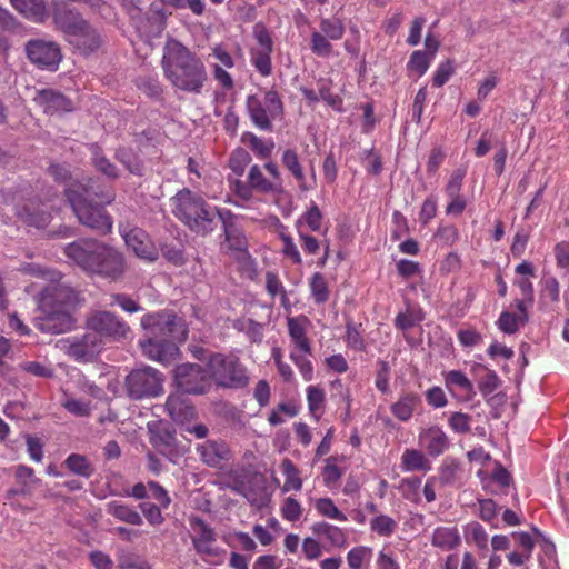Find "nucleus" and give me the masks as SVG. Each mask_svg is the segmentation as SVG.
<instances>
[{
	"instance_id": "1",
	"label": "nucleus",
	"mask_w": 569,
	"mask_h": 569,
	"mask_svg": "<svg viewBox=\"0 0 569 569\" xmlns=\"http://www.w3.org/2000/svg\"><path fill=\"white\" fill-rule=\"evenodd\" d=\"M161 64L164 77L177 90L199 94L208 81L202 60L174 39L167 41Z\"/></svg>"
},
{
	"instance_id": "2",
	"label": "nucleus",
	"mask_w": 569,
	"mask_h": 569,
	"mask_svg": "<svg viewBox=\"0 0 569 569\" xmlns=\"http://www.w3.org/2000/svg\"><path fill=\"white\" fill-rule=\"evenodd\" d=\"M80 303L79 295L64 283H53L43 289L40 298L42 315L34 326L44 333L59 335L76 327L73 312Z\"/></svg>"
},
{
	"instance_id": "3",
	"label": "nucleus",
	"mask_w": 569,
	"mask_h": 569,
	"mask_svg": "<svg viewBox=\"0 0 569 569\" xmlns=\"http://www.w3.org/2000/svg\"><path fill=\"white\" fill-rule=\"evenodd\" d=\"M64 253L83 271L111 281L120 279L127 268L121 252L94 239L69 243Z\"/></svg>"
},
{
	"instance_id": "4",
	"label": "nucleus",
	"mask_w": 569,
	"mask_h": 569,
	"mask_svg": "<svg viewBox=\"0 0 569 569\" xmlns=\"http://www.w3.org/2000/svg\"><path fill=\"white\" fill-rule=\"evenodd\" d=\"M172 213L191 231L206 236L217 226L222 210L210 206L201 196L184 188L171 198Z\"/></svg>"
},
{
	"instance_id": "5",
	"label": "nucleus",
	"mask_w": 569,
	"mask_h": 569,
	"mask_svg": "<svg viewBox=\"0 0 569 569\" xmlns=\"http://www.w3.org/2000/svg\"><path fill=\"white\" fill-rule=\"evenodd\" d=\"M92 194L91 187L83 183H72L66 189L67 199L79 222L100 233H108L112 228V221L102 204L110 203L113 196L111 193L102 194L100 203L93 204L90 201Z\"/></svg>"
},
{
	"instance_id": "6",
	"label": "nucleus",
	"mask_w": 569,
	"mask_h": 569,
	"mask_svg": "<svg viewBox=\"0 0 569 569\" xmlns=\"http://www.w3.org/2000/svg\"><path fill=\"white\" fill-rule=\"evenodd\" d=\"M92 194L91 187L83 183H72L66 189L67 199L79 222L100 233H108L112 228V221L102 204L110 203L113 196L111 193L102 194L100 203L93 204L90 201Z\"/></svg>"
},
{
	"instance_id": "7",
	"label": "nucleus",
	"mask_w": 569,
	"mask_h": 569,
	"mask_svg": "<svg viewBox=\"0 0 569 569\" xmlns=\"http://www.w3.org/2000/svg\"><path fill=\"white\" fill-rule=\"evenodd\" d=\"M208 369L219 387L240 389L249 383L246 367L234 356L214 353L209 358Z\"/></svg>"
},
{
	"instance_id": "8",
	"label": "nucleus",
	"mask_w": 569,
	"mask_h": 569,
	"mask_svg": "<svg viewBox=\"0 0 569 569\" xmlns=\"http://www.w3.org/2000/svg\"><path fill=\"white\" fill-rule=\"evenodd\" d=\"M86 330L94 332L103 346L123 340L131 332L129 325L122 318L107 310L90 312L86 319Z\"/></svg>"
},
{
	"instance_id": "9",
	"label": "nucleus",
	"mask_w": 569,
	"mask_h": 569,
	"mask_svg": "<svg viewBox=\"0 0 569 569\" xmlns=\"http://www.w3.org/2000/svg\"><path fill=\"white\" fill-rule=\"evenodd\" d=\"M141 326L150 330L157 339L170 342H183L188 336L184 320L169 311L149 313L141 318Z\"/></svg>"
},
{
	"instance_id": "10",
	"label": "nucleus",
	"mask_w": 569,
	"mask_h": 569,
	"mask_svg": "<svg viewBox=\"0 0 569 569\" xmlns=\"http://www.w3.org/2000/svg\"><path fill=\"white\" fill-rule=\"evenodd\" d=\"M246 107L252 123L262 131H271L272 121L283 114V104L276 90L266 91L262 99L248 96Z\"/></svg>"
},
{
	"instance_id": "11",
	"label": "nucleus",
	"mask_w": 569,
	"mask_h": 569,
	"mask_svg": "<svg viewBox=\"0 0 569 569\" xmlns=\"http://www.w3.org/2000/svg\"><path fill=\"white\" fill-rule=\"evenodd\" d=\"M163 377L151 367L132 370L126 378V390L131 399L158 397L163 392Z\"/></svg>"
},
{
	"instance_id": "12",
	"label": "nucleus",
	"mask_w": 569,
	"mask_h": 569,
	"mask_svg": "<svg viewBox=\"0 0 569 569\" xmlns=\"http://www.w3.org/2000/svg\"><path fill=\"white\" fill-rule=\"evenodd\" d=\"M346 27L338 17L321 18L319 29L310 34V50L320 58H329L333 52L332 41L341 40L345 36Z\"/></svg>"
},
{
	"instance_id": "13",
	"label": "nucleus",
	"mask_w": 569,
	"mask_h": 569,
	"mask_svg": "<svg viewBox=\"0 0 569 569\" xmlns=\"http://www.w3.org/2000/svg\"><path fill=\"white\" fill-rule=\"evenodd\" d=\"M57 347L77 362H91L104 349L101 340L91 330L81 336L60 339Z\"/></svg>"
},
{
	"instance_id": "14",
	"label": "nucleus",
	"mask_w": 569,
	"mask_h": 569,
	"mask_svg": "<svg viewBox=\"0 0 569 569\" xmlns=\"http://www.w3.org/2000/svg\"><path fill=\"white\" fill-rule=\"evenodd\" d=\"M174 379L178 388L186 393L201 395L211 386V373L194 363H183L177 367Z\"/></svg>"
},
{
	"instance_id": "15",
	"label": "nucleus",
	"mask_w": 569,
	"mask_h": 569,
	"mask_svg": "<svg viewBox=\"0 0 569 569\" xmlns=\"http://www.w3.org/2000/svg\"><path fill=\"white\" fill-rule=\"evenodd\" d=\"M257 46L250 49V62L256 70L262 76L268 77L272 72L271 53L273 42L267 28L257 24L253 30Z\"/></svg>"
},
{
	"instance_id": "16",
	"label": "nucleus",
	"mask_w": 569,
	"mask_h": 569,
	"mask_svg": "<svg viewBox=\"0 0 569 569\" xmlns=\"http://www.w3.org/2000/svg\"><path fill=\"white\" fill-rule=\"evenodd\" d=\"M26 52L29 60L41 69L57 70L61 61V51L53 41L30 40L26 44Z\"/></svg>"
},
{
	"instance_id": "17",
	"label": "nucleus",
	"mask_w": 569,
	"mask_h": 569,
	"mask_svg": "<svg viewBox=\"0 0 569 569\" xmlns=\"http://www.w3.org/2000/svg\"><path fill=\"white\" fill-rule=\"evenodd\" d=\"M209 57L214 60L210 63L213 79L223 90L233 89L234 81L227 70L232 69L236 64L231 53L222 44H216L211 48Z\"/></svg>"
},
{
	"instance_id": "18",
	"label": "nucleus",
	"mask_w": 569,
	"mask_h": 569,
	"mask_svg": "<svg viewBox=\"0 0 569 569\" xmlns=\"http://www.w3.org/2000/svg\"><path fill=\"white\" fill-rule=\"evenodd\" d=\"M200 460L208 467L222 469L232 458V452L223 440H206L197 445Z\"/></svg>"
},
{
	"instance_id": "19",
	"label": "nucleus",
	"mask_w": 569,
	"mask_h": 569,
	"mask_svg": "<svg viewBox=\"0 0 569 569\" xmlns=\"http://www.w3.org/2000/svg\"><path fill=\"white\" fill-rule=\"evenodd\" d=\"M52 19L57 29L63 32L67 39L77 36L87 22L79 12L59 2L53 3Z\"/></svg>"
},
{
	"instance_id": "20",
	"label": "nucleus",
	"mask_w": 569,
	"mask_h": 569,
	"mask_svg": "<svg viewBox=\"0 0 569 569\" xmlns=\"http://www.w3.org/2000/svg\"><path fill=\"white\" fill-rule=\"evenodd\" d=\"M123 239L128 248H130L138 258L148 262H153L159 258L158 249L142 229H131L123 234Z\"/></svg>"
},
{
	"instance_id": "21",
	"label": "nucleus",
	"mask_w": 569,
	"mask_h": 569,
	"mask_svg": "<svg viewBox=\"0 0 569 569\" xmlns=\"http://www.w3.org/2000/svg\"><path fill=\"white\" fill-rule=\"evenodd\" d=\"M418 445L429 456L438 457L449 448V439L442 428L430 426L420 429Z\"/></svg>"
},
{
	"instance_id": "22",
	"label": "nucleus",
	"mask_w": 569,
	"mask_h": 569,
	"mask_svg": "<svg viewBox=\"0 0 569 569\" xmlns=\"http://www.w3.org/2000/svg\"><path fill=\"white\" fill-rule=\"evenodd\" d=\"M140 346L147 358L161 363H169L178 353L176 343L160 340L152 336L148 340L140 342Z\"/></svg>"
},
{
	"instance_id": "23",
	"label": "nucleus",
	"mask_w": 569,
	"mask_h": 569,
	"mask_svg": "<svg viewBox=\"0 0 569 569\" xmlns=\"http://www.w3.org/2000/svg\"><path fill=\"white\" fill-rule=\"evenodd\" d=\"M310 320L306 316H297L287 318L288 335L293 345V349L311 355V343L307 337V329Z\"/></svg>"
},
{
	"instance_id": "24",
	"label": "nucleus",
	"mask_w": 569,
	"mask_h": 569,
	"mask_svg": "<svg viewBox=\"0 0 569 569\" xmlns=\"http://www.w3.org/2000/svg\"><path fill=\"white\" fill-rule=\"evenodd\" d=\"M190 527L193 532L192 543L198 553L203 556L214 555L211 543L216 541L213 529L200 518H191Z\"/></svg>"
},
{
	"instance_id": "25",
	"label": "nucleus",
	"mask_w": 569,
	"mask_h": 569,
	"mask_svg": "<svg viewBox=\"0 0 569 569\" xmlns=\"http://www.w3.org/2000/svg\"><path fill=\"white\" fill-rule=\"evenodd\" d=\"M33 100L46 113L50 114L68 112L73 109L72 102L68 98L51 89L37 91Z\"/></svg>"
},
{
	"instance_id": "26",
	"label": "nucleus",
	"mask_w": 569,
	"mask_h": 569,
	"mask_svg": "<svg viewBox=\"0 0 569 569\" xmlns=\"http://www.w3.org/2000/svg\"><path fill=\"white\" fill-rule=\"evenodd\" d=\"M10 3L20 14L34 23H43L49 16L46 0H10Z\"/></svg>"
},
{
	"instance_id": "27",
	"label": "nucleus",
	"mask_w": 569,
	"mask_h": 569,
	"mask_svg": "<svg viewBox=\"0 0 569 569\" xmlns=\"http://www.w3.org/2000/svg\"><path fill=\"white\" fill-rule=\"evenodd\" d=\"M313 535L323 537L331 548H345L348 539L343 529L326 521L315 522L310 527Z\"/></svg>"
},
{
	"instance_id": "28",
	"label": "nucleus",
	"mask_w": 569,
	"mask_h": 569,
	"mask_svg": "<svg viewBox=\"0 0 569 569\" xmlns=\"http://www.w3.org/2000/svg\"><path fill=\"white\" fill-rule=\"evenodd\" d=\"M219 220L223 224L226 240L234 250H243L246 247V238L243 233L234 226V214L230 210H222L219 213Z\"/></svg>"
},
{
	"instance_id": "29",
	"label": "nucleus",
	"mask_w": 569,
	"mask_h": 569,
	"mask_svg": "<svg viewBox=\"0 0 569 569\" xmlns=\"http://www.w3.org/2000/svg\"><path fill=\"white\" fill-rule=\"evenodd\" d=\"M461 543L457 527H438L431 536V545L445 551L452 550Z\"/></svg>"
},
{
	"instance_id": "30",
	"label": "nucleus",
	"mask_w": 569,
	"mask_h": 569,
	"mask_svg": "<svg viewBox=\"0 0 569 569\" xmlns=\"http://www.w3.org/2000/svg\"><path fill=\"white\" fill-rule=\"evenodd\" d=\"M445 383L450 392L460 391L467 400L475 397L476 391L472 382L460 370H450L445 373Z\"/></svg>"
},
{
	"instance_id": "31",
	"label": "nucleus",
	"mask_w": 569,
	"mask_h": 569,
	"mask_svg": "<svg viewBox=\"0 0 569 569\" xmlns=\"http://www.w3.org/2000/svg\"><path fill=\"white\" fill-rule=\"evenodd\" d=\"M281 162L283 167L298 181L299 188L303 191L309 190V187L306 184V176L300 163L298 151L292 148L284 149L282 151Z\"/></svg>"
},
{
	"instance_id": "32",
	"label": "nucleus",
	"mask_w": 569,
	"mask_h": 569,
	"mask_svg": "<svg viewBox=\"0 0 569 569\" xmlns=\"http://www.w3.org/2000/svg\"><path fill=\"white\" fill-rule=\"evenodd\" d=\"M81 29L80 32H77V36H72L68 41L86 53L98 49L101 43L99 33L88 22Z\"/></svg>"
},
{
	"instance_id": "33",
	"label": "nucleus",
	"mask_w": 569,
	"mask_h": 569,
	"mask_svg": "<svg viewBox=\"0 0 569 569\" xmlns=\"http://www.w3.org/2000/svg\"><path fill=\"white\" fill-rule=\"evenodd\" d=\"M419 405V396L408 392L400 396V398L390 407V410L398 420L408 421Z\"/></svg>"
},
{
	"instance_id": "34",
	"label": "nucleus",
	"mask_w": 569,
	"mask_h": 569,
	"mask_svg": "<svg viewBox=\"0 0 569 569\" xmlns=\"http://www.w3.org/2000/svg\"><path fill=\"white\" fill-rule=\"evenodd\" d=\"M107 512L118 520L132 526H140L143 522L142 517L134 508L118 500L110 501L107 505Z\"/></svg>"
},
{
	"instance_id": "35",
	"label": "nucleus",
	"mask_w": 569,
	"mask_h": 569,
	"mask_svg": "<svg viewBox=\"0 0 569 569\" xmlns=\"http://www.w3.org/2000/svg\"><path fill=\"white\" fill-rule=\"evenodd\" d=\"M400 467L405 472L428 471L431 468L428 458L418 449H406L401 456Z\"/></svg>"
},
{
	"instance_id": "36",
	"label": "nucleus",
	"mask_w": 569,
	"mask_h": 569,
	"mask_svg": "<svg viewBox=\"0 0 569 569\" xmlns=\"http://www.w3.org/2000/svg\"><path fill=\"white\" fill-rule=\"evenodd\" d=\"M248 183L251 189L261 193H273L279 191V183L266 179L261 168L253 164L248 173Z\"/></svg>"
},
{
	"instance_id": "37",
	"label": "nucleus",
	"mask_w": 569,
	"mask_h": 569,
	"mask_svg": "<svg viewBox=\"0 0 569 569\" xmlns=\"http://www.w3.org/2000/svg\"><path fill=\"white\" fill-rule=\"evenodd\" d=\"M66 468L76 476L90 478L96 469L89 459L80 453H71L64 460Z\"/></svg>"
},
{
	"instance_id": "38",
	"label": "nucleus",
	"mask_w": 569,
	"mask_h": 569,
	"mask_svg": "<svg viewBox=\"0 0 569 569\" xmlns=\"http://www.w3.org/2000/svg\"><path fill=\"white\" fill-rule=\"evenodd\" d=\"M166 409L170 417L177 421H182L193 413V408L179 395H170L167 398Z\"/></svg>"
},
{
	"instance_id": "39",
	"label": "nucleus",
	"mask_w": 569,
	"mask_h": 569,
	"mask_svg": "<svg viewBox=\"0 0 569 569\" xmlns=\"http://www.w3.org/2000/svg\"><path fill=\"white\" fill-rule=\"evenodd\" d=\"M242 142L248 144V147L260 159L269 158L274 148V142L272 139H262L251 132H246L243 134Z\"/></svg>"
},
{
	"instance_id": "40",
	"label": "nucleus",
	"mask_w": 569,
	"mask_h": 569,
	"mask_svg": "<svg viewBox=\"0 0 569 569\" xmlns=\"http://www.w3.org/2000/svg\"><path fill=\"white\" fill-rule=\"evenodd\" d=\"M281 470L286 477L282 491L288 492L290 490H301L302 479L300 478V472L290 459L286 458L282 460Z\"/></svg>"
},
{
	"instance_id": "41",
	"label": "nucleus",
	"mask_w": 569,
	"mask_h": 569,
	"mask_svg": "<svg viewBox=\"0 0 569 569\" xmlns=\"http://www.w3.org/2000/svg\"><path fill=\"white\" fill-rule=\"evenodd\" d=\"M311 296L316 303L321 305L329 299V288L327 279L320 272H316L309 280Z\"/></svg>"
},
{
	"instance_id": "42",
	"label": "nucleus",
	"mask_w": 569,
	"mask_h": 569,
	"mask_svg": "<svg viewBox=\"0 0 569 569\" xmlns=\"http://www.w3.org/2000/svg\"><path fill=\"white\" fill-rule=\"evenodd\" d=\"M317 512L328 519L337 521H347V516L338 509L331 498H319L315 501Z\"/></svg>"
},
{
	"instance_id": "43",
	"label": "nucleus",
	"mask_w": 569,
	"mask_h": 569,
	"mask_svg": "<svg viewBox=\"0 0 569 569\" xmlns=\"http://www.w3.org/2000/svg\"><path fill=\"white\" fill-rule=\"evenodd\" d=\"M308 408L316 420L320 419L325 402V391L318 386H309L307 388Z\"/></svg>"
},
{
	"instance_id": "44",
	"label": "nucleus",
	"mask_w": 569,
	"mask_h": 569,
	"mask_svg": "<svg viewBox=\"0 0 569 569\" xmlns=\"http://www.w3.org/2000/svg\"><path fill=\"white\" fill-rule=\"evenodd\" d=\"M91 152H92V161L93 166L98 171L107 176L108 178L116 179L118 178L119 173L113 163L110 162L109 159H107L100 148L97 144L91 146Z\"/></svg>"
},
{
	"instance_id": "45",
	"label": "nucleus",
	"mask_w": 569,
	"mask_h": 569,
	"mask_svg": "<svg viewBox=\"0 0 569 569\" xmlns=\"http://www.w3.org/2000/svg\"><path fill=\"white\" fill-rule=\"evenodd\" d=\"M372 558V549L366 546H358L347 553V562L350 569H361Z\"/></svg>"
},
{
	"instance_id": "46",
	"label": "nucleus",
	"mask_w": 569,
	"mask_h": 569,
	"mask_svg": "<svg viewBox=\"0 0 569 569\" xmlns=\"http://www.w3.org/2000/svg\"><path fill=\"white\" fill-rule=\"evenodd\" d=\"M465 536L467 542L475 543L479 549L483 550L488 547V535L479 522H470L466 526Z\"/></svg>"
},
{
	"instance_id": "47",
	"label": "nucleus",
	"mask_w": 569,
	"mask_h": 569,
	"mask_svg": "<svg viewBox=\"0 0 569 569\" xmlns=\"http://www.w3.org/2000/svg\"><path fill=\"white\" fill-rule=\"evenodd\" d=\"M322 213L319 207L311 202L309 209L296 221V227L299 230L302 223H306L311 231H319L321 229Z\"/></svg>"
},
{
	"instance_id": "48",
	"label": "nucleus",
	"mask_w": 569,
	"mask_h": 569,
	"mask_svg": "<svg viewBox=\"0 0 569 569\" xmlns=\"http://www.w3.org/2000/svg\"><path fill=\"white\" fill-rule=\"evenodd\" d=\"M370 529L381 537H390L397 529V522L389 516L379 515L370 520Z\"/></svg>"
},
{
	"instance_id": "49",
	"label": "nucleus",
	"mask_w": 569,
	"mask_h": 569,
	"mask_svg": "<svg viewBox=\"0 0 569 569\" xmlns=\"http://www.w3.org/2000/svg\"><path fill=\"white\" fill-rule=\"evenodd\" d=\"M540 298L558 302L560 298V283L555 276H545L540 281Z\"/></svg>"
},
{
	"instance_id": "50",
	"label": "nucleus",
	"mask_w": 569,
	"mask_h": 569,
	"mask_svg": "<svg viewBox=\"0 0 569 569\" xmlns=\"http://www.w3.org/2000/svg\"><path fill=\"white\" fill-rule=\"evenodd\" d=\"M308 356L297 349H292L289 355L290 360L297 366L305 381H310L313 378V366Z\"/></svg>"
},
{
	"instance_id": "51",
	"label": "nucleus",
	"mask_w": 569,
	"mask_h": 569,
	"mask_svg": "<svg viewBox=\"0 0 569 569\" xmlns=\"http://www.w3.org/2000/svg\"><path fill=\"white\" fill-rule=\"evenodd\" d=\"M308 356L297 349H292L289 355L290 360L297 366L305 381H310L313 378V366Z\"/></svg>"
},
{
	"instance_id": "52",
	"label": "nucleus",
	"mask_w": 569,
	"mask_h": 569,
	"mask_svg": "<svg viewBox=\"0 0 569 569\" xmlns=\"http://www.w3.org/2000/svg\"><path fill=\"white\" fill-rule=\"evenodd\" d=\"M361 325H356L352 321H348L346 325V343L348 347L356 351H363L366 349V342L360 331Z\"/></svg>"
},
{
	"instance_id": "53",
	"label": "nucleus",
	"mask_w": 569,
	"mask_h": 569,
	"mask_svg": "<svg viewBox=\"0 0 569 569\" xmlns=\"http://www.w3.org/2000/svg\"><path fill=\"white\" fill-rule=\"evenodd\" d=\"M62 407L71 415L77 417H88L91 413V402L73 397H66Z\"/></svg>"
},
{
	"instance_id": "54",
	"label": "nucleus",
	"mask_w": 569,
	"mask_h": 569,
	"mask_svg": "<svg viewBox=\"0 0 569 569\" xmlns=\"http://www.w3.org/2000/svg\"><path fill=\"white\" fill-rule=\"evenodd\" d=\"M432 57H430L426 51L416 50L410 56L408 68L418 73V76H422L429 69Z\"/></svg>"
},
{
	"instance_id": "55",
	"label": "nucleus",
	"mask_w": 569,
	"mask_h": 569,
	"mask_svg": "<svg viewBox=\"0 0 569 569\" xmlns=\"http://www.w3.org/2000/svg\"><path fill=\"white\" fill-rule=\"evenodd\" d=\"M250 161L251 157L244 149H237L232 152L229 163L237 176H242Z\"/></svg>"
},
{
	"instance_id": "56",
	"label": "nucleus",
	"mask_w": 569,
	"mask_h": 569,
	"mask_svg": "<svg viewBox=\"0 0 569 569\" xmlns=\"http://www.w3.org/2000/svg\"><path fill=\"white\" fill-rule=\"evenodd\" d=\"M497 325L502 332L512 335L518 331L519 325H521V319L512 312L503 311L500 315Z\"/></svg>"
},
{
	"instance_id": "57",
	"label": "nucleus",
	"mask_w": 569,
	"mask_h": 569,
	"mask_svg": "<svg viewBox=\"0 0 569 569\" xmlns=\"http://www.w3.org/2000/svg\"><path fill=\"white\" fill-rule=\"evenodd\" d=\"M302 515V507L299 501L292 497L284 499L281 507V516L288 521H297Z\"/></svg>"
},
{
	"instance_id": "58",
	"label": "nucleus",
	"mask_w": 569,
	"mask_h": 569,
	"mask_svg": "<svg viewBox=\"0 0 569 569\" xmlns=\"http://www.w3.org/2000/svg\"><path fill=\"white\" fill-rule=\"evenodd\" d=\"M466 176V169L459 168L455 170L445 188L446 194L449 197L461 196L462 181Z\"/></svg>"
},
{
	"instance_id": "59",
	"label": "nucleus",
	"mask_w": 569,
	"mask_h": 569,
	"mask_svg": "<svg viewBox=\"0 0 569 569\" xmlns=\"http://www.w3.org/2000/svg\"><path fill=\"white\" fill-rule=\"evenodd\" d=\"M378 370L376 375L375 385L378 390L383 393L389 391V377H390V366L385 360H378L377 362Z\"/></svg>"
},
{
	"instance_id": "60",
	"label": "nucleus",
	"mask_w": 569,
	"mask_h": 569,
	"mask_svg": "<svg viewBox=\"0 0 569 569\" xmlns=\"http://www.w3.org/2000/svg\"><path fill=\"white\" fill-rule=\"evenodd\" d=\"M500 383L498 375L493 370H488L479 381V390L482 396H489L499 388Z\"/></svg>"
},
{
	"instance_id": "61",
	"label": "nucleus",
	"mask_w": 569,
	"mask_h": 569,
	"mask_svg": "<svg viewBox=\"0 0 569 569\" xmlns=\"http://www.w3.org/2000/svg\"><path fill=\"white\" fill-rule=\"evenodd\" d=\"M455 68L451 60L441 62L435 71L432 83L435 87H442L453 74Z\"/></svg>"
},
{
	"instance_id": "62",
	"label": "nucleus",
	"mask_w": 569,
	"mask_h": 569,
	"mask_svg": "<svg viewBox=\"0 0 569 569\" xmlns=\"http://www.w3.org/2000/svg\"><path fill=\"white\" fill-rule=\"evenodd\" d=\"M143 516L148 520L150 525H161L163 522V517L161 513V508L159 505L152 502H142L139 505Z\"/></svg>"
},
{
	"instance_id": "63",
	"label": "nucleus",
	"mask_w": 569,
	"mask_h": 569,
	"mask_svg": "<svg viewBox=\"0 0 569 569\" xmlns=\"http://www.w3.org/2000/svg\"><path fill=\"white\" fill-rule=\"evenodd\" d=\"M471 418L463 412H455L449 418L450 428L457 433H466L470 431Z\"/></svg>"
},
{
	"instance_id": "64",
	"label": "nucleus",
	"mask_w": 569,
	"mask_h": 569,
	"mask_svg": "<svg viewBox=\"0 0 569 569\" xmlns=\"http://www.w3.org/2000/svg\"><path fill=\"white\" fill-rule=\"evenodd\" d=\"M553 251L557 267L569 271V241L557 243Z\"/></svg>"
}]
</instances>
